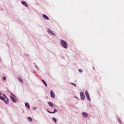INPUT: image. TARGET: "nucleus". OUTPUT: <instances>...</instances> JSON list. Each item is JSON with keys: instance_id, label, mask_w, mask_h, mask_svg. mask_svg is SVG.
<instances>
[{"instance_id": "1", "label": "nucleus", "mask_w": 124, "mask_h": 124, "mask_svg": "<svg viewBox=\"0 0 124 124\" xmlns=\"http://www.w3.org/2000/svg\"><path fill=\"white\" fill-rule=\"evenodd\" d=\"M61 44L62 45V46L65 48H67L68 45L67 44V43L65 42V41H63V40H61Z\"/></svg>"}, {"instance_id": "2", "label": "nucleus", "mask_w": 124, "mask_h": 124, "mask_svg": "<svg viewBox=\"0 0 124 124\" xmlns=\"http://www.w3.org/2000/svg\"><path fill=\"white\" fill-rule=\"evenodd\" d=\"M80 96L81 99L82 100H84L85 98L84 93L83 92H81L80 93Z\"/></svg>"}, {"instance_id": "3", "label": "nucleus", "mask_w": 124, "mask_h": 124, "mask_svg": "<svg viewBox=\"0 0 124 124\" xmlns=\"http://www.w3.org/2000/svg\"><path fill=\"white\" fill-rule=\"evenodd\" d=\"M85 94H86V97L87 98V99L89 101H91V99H90V96H89V93L87 91H86L85 92Z\"/></svg>"}, {"instance_id": "4", "label": "nucleus", "mask_w": 124, "mask_h": 124, "mask_svg": "<svg viewBox=\"0 0 124 124\" xmlns=\"http://www.w3.org/2000/svg\"><path fill=\"white\" fill-rule=\"evenodd\" d=\"M15 95L13 94V96H11V98L14 103H16L17 101L15 99Z\"/></svg>"}, {"instance_id": "5", "label": "nucleus", "mask_w": 124, "mask_h": 124, "mask_svg": "<svg viewBox=\"0 0 124 124\" xmlns=\"http://www.w3.org/2000/svg\"><path fill=\"white\" fill-rule=\"evenodd\" d=\"M50 96L52 98H55L54 93L52 91H50Z\"/></svg>"}, {"instance_id": "6", "label": "nucleus", "mask_w": 124, "mask_h": 124, "mask_svg": "<svg viewBox=\"0 0 124 124\" xmlns=\"http://www.w3.org/2000/svg\"><path fill=\"white\" fill-rule=\"evenodd\" d=\"M47 31L48 33H50L53 35H55L54 33H53V31L51 30L48 29Z\"/></svg>"}, {"instance_id": "7", "label": "nucleus", "mask_w": 124, "mask_h": 124, "mask_svg": "<svg viewBox=\"0 0 124 124\" xmlns=\"http://www.w3.org/2000/svg\"><path fill=\"white\" fill-rule=\"evenodd\" d=\"M82 116L83 117H85V118H86L88 117V114L85 112H83L82 113Z\"/></svg>"}, {"instance_id": "8", "label": "nucleus", "mask_w": 124, "mask_h": 124, "mask_svg": "<svg viewBox=\"0 0 124 124\" xmlns=\"http://www.w3.org/2000/svg\"><path fill=\"white\" fill-rule=\"evenodd\" d=\"M21 3H22L25 6H26V7H28V6L27 3L25 1H23L21 2Z\"/></svg>"}, {"instance_id": "9", "label": "nucleus", "mask_w": 124, "mask_h": 124, "mask_svg": "<svg viewBox=\"0 0 124 124\" xmlns=\"http://www.w3.org/2000/svg\"><path fill=\"white\" fill-rule=\"evenodd\" d=\"M43 17L46 20H49V18L45 15H43Z\"/></svg>"}, {"instance_id": "10", "label": "nucleus", "mask_w": 124, "mask_h": 124, "mask_svg": "<svg viewBox=\"0 0 124 124\" xmlns=\"http://www.w3.org/2000/svg\"><path fill=\"white\" fill-rule=\"evenodd\" d=\"M25 106H26L27 108H28L29 109H30V105H29V103H25Z\"/></svg>"}, {"instance_id": "11", "label": "nucleus", "mask_w": 124, "mask_h": 124, "mask_svg": "<svg viewBox=\"0 0 124 124\" xmlns=\"http://www.w3.org/2000/svg\"><path fill=\"white\" fill-rule=\"evenodd\" d=\"M47 111L50 113H54L55 112H57V110L56 109H54V111L53 112H50L48 110H47Z\"/></svg>"}, {"instance_id": "12", "label": "nucleus", "mask_w": 124, "mask_h": 124, "mask_svg": "<svg viewBox=\"0 0 124 124\" xmlns=\"http://www.w3.org/2000/svg\"><path fill=\"white\" fill-rule=\"evenodd\" d=\"M48 104L51 107H52L53 106V104L51 102H48Z\"/></svg>"}, {"instance_id": "13", "label": "nucleus", "mask_w": 124, "mask_h": 124, "mask_svg": "<svg viewBox=\"0 0 124 124\" xmlns=\"http://www.w3.org/2000/svg\"><path fill=\"white\" fill-rule=\"evenodd\" d=\"M42 82L45 84V85L46 86H47L46 83L45 82V81H44V80H42Z\"/></svg>"}, {"instance_id": "14", "label": "nucleus", "mask_w": 124, "mask_h": 124, "mask_svg": "<svg viewBox=\"0 0 124 124\" xmlns=\"http://www.w3.org/2000/svg\"><path fill=\"white\" fill-rule=\"evenodd\" d=\"M18 79L21 83H23V81L21 78H18Z\"/></svg>"}, {"instance_id": "15", "label": "nucleus", "mask_w": 124, "mask_h": 124, "mask_svg": "<svg viewBox=\"0 0 124 124\" xmlns=\"http://www.w3.org/2000/svg\"><path fill=\"white\" fill-rule=\"evenodd\" d=\"M28 120H29V121H32V119H31V118L30 117H29L28 118Z\"/></svg>"}, {"instance_id": "16", "label": "nucleus", "mask_w": 124, "mask_h": 124, "mask_svg": "<svg viewBox=\"0 0 124 124\" xmlns=\"http://www.w3.org/2000/svg\"><path fill=\"white\" fill-rule=\"evenodd\" d=\"M52 119L55 122V123H56V121H57L56 119L55 118H53Z\"/></svg>"}, {"instance_id": "17", "label": "nucleus", "mask_w": 124, "mask_h": 124, "mask_svg": "<svg viewBox=\"0 0 124 124\" xmlns=\"http://www.w3.org/2000/svg\"><path fill=\"white\" fill-rule=\"evenodd\" d=\"M0 99L2 100H4V97H1V96H0Z\"/></svg>"}, {"instance_id": "18", "label": "nucleus", "mask_w": 124, "mask_h": 124, "mask_svg": "<svg viewBox=\"0 0 124 124\" xmlns=\"http://www.w3.org/2000/svg\"><path fill=\"white\" fill-rule=\"evenodd\" d=\"M6 79V78H5V77H4L3 78V80L4 81H5Z\"/></svg>"}, {"instance_id": "19", "label": "nucleus", "mask_w": 124, "mask_h": 124, "mask_svg": "<svg viewBox=\"0 0 124 124\" xmlns=\"http://www.w3.org/2000/svg\"><path fill=\"white\" fill-rule=\"evenodd\" d=\"M72 85L75 86V87H76V85L75 84H74V83H71Z\"/></svg>"}, {"instance_id": "20", "label": "nucleus", "mask_w": 124, "mask_h": 124, "mask_svg": "<svg viewBox=\"0 0 124 124\" xmlns=\"http://www.w3.org/2000/svg\"><path fill=\"white\" fill-rule=\"evenodd\" d=\"M79 72L80 73H82V70L81 69H79Z\"/></svg>"}, {"instance_id": "21", "label": "nucleus", "mask_w": 124, "mask_h": 124, "mask_svg": "<svg viewBox=\"0 0 124 124\" xmlns=\"http://www.w3.org/2000/svg\"><path fill=\"white\" fill-rule=\"evenodd\" d=\"M3 96H4L6 98H7L6 97V96H5V94H3Z\"/></svg>"}, {"instance_id": "22", "label": "nucleus", "mask_w": 124, "mask_h": 124, "mask_svg": "<svg viewBox=\"0 0 124 124\" xmlns=\"http://www.w3.org/2000/svg\"><path fill=\"white\" fill-rule=\"evenodd\" d=\"M119 122L120 123H121V121L120 120H119Z\"/></svg>"}, {"instance_id": "23", "label": "nucleus", "mask_w": 124, "mask_h": 124, "mask_svg": "<svg viewBox=\"0 0 124 124\" xmlns=\"http://www.w3.org/2000/svg\"><path fill=\"white\" fill-rule=\"evenodd\" d=\"M93 69L94 70V67H93Z\"/></svg>"}, {"instance_id": "24", "label": "nucleus", "mask_w": 124, "mask_h": 124, "mask_svg": "<svg viewBox=\"0 0 124 124\" xmlns=\"http://www.w3.org/2000/svg\"><path fill=\"white\" fill-rule=\"evenodd\" d=\"M75 97H76V98H77V99H78V97H76V96H75Z\"/></svg>"}, {"instance_id": "25", "label": "nucleus", "mask_w": 124, "mask_h": 124, "mask_svg": "<svg viewBox=\"0 0 124 124\" xmlns=\"http://www.w3.org/2000/svg\"><path fill=\"white\" fill-rule=\"evenodd\" d=\"M0 95H1V93H0Z\"/></svg>"}]
</instances>
